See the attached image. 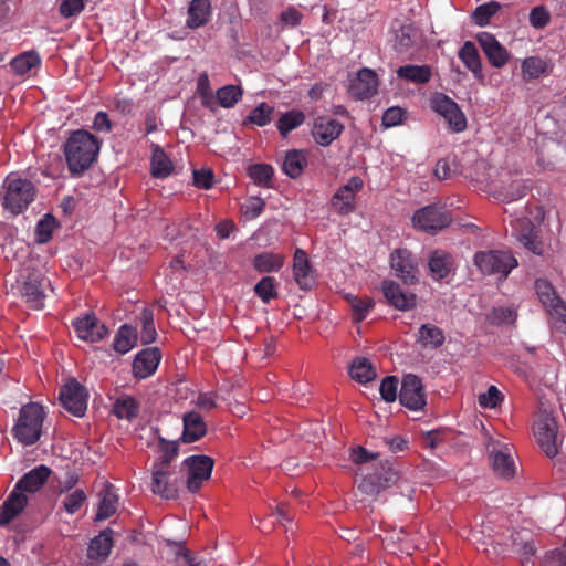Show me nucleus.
Wrapping results in <instances>:
<instances>
[{
	"label": "nucleus",
	"mask_w": 566,
	"mask_h": 566,
	"mask_svg": "<svg viewBox=\"0 0 566 566\" xmlns=\"http://www.w3.org/2000/svg\"><path fill=\"white\" fill-rule=\"evenodd\" d=\"M99 140L86 130L73 132L63 145V153L70 174L81 176L96 160Z\"/></svg>",
	"instance_id": "nucleus-1"
},
{
	"label": "nucleus",
	"mask_w": 566,
	"mask_h": 566,
	"mask_svg": "<svg viewBox=\"0 0 566 566\" xmlns=\"http://www.w3.org/2000/svg\"><path fill=\"white\" fill-rule=\"evenodd\" d=\"M35 187L27 178L10 174L4 179L0 190L2 207L12 214L23 212L35 198Z\"/></svg>",
	"instance_id": "nucleus-2"
},
{
	"label": "nucleus",
	"mask_w": 566,
	"mask_h": 566,
	"mask_svg": "<svg viewBox=\"0 0 566 566\" xmlns=\"http://www.w3.org/2000/svg\"><path fill=\"white\" fill-rule=\"evenodd\" d=\"M45 412L35 402L23 406L13 427L14 437L25 446L34 444L41 437Z\"/></svg>",
	"instance_id": "nucleus-3"
},
{
	"label": "nucleus",
	"mask_w": 566,
	"mask_h": 566,
	"mask_svg": "<svg viewBox=\"0 0 566 566\" xmlns=\"http://www.w3.org/2000/svg\"><path fill=\"white\" fill-rule=\"evenodd\" d=\"M475 266L485 275L505 279L517 266V260L507 251H480L474 255Z\"/></svg>",
	"instance_id": "nucleus-4"
},
{
	"label": "nucleus",
	"mask_w": 566,
	"mask_h": 566,
	"mask_svg": "<svg viewBox=\"0 0 566 566\" xmlns=\"http://www.w3.org/2000/svg\"><path fill=\"white\" fill-rule=\"evenodd\" d=\"M490 461L494 473L502 479H511L515 475L516 465L514 451L511 444L489 437L485 442Z\"/></svg>",
	"instance_id": "nucleus-5"
},
{
	"label": "nucleus",
	"mask_w": 566,
	"mask_h": 566,
	"mask_svg": "<svg viewBox=\"0 0 566 566\" xmlns=\"http://www.w3.org/2000/svg\"><path fill=\"white\" fill-rule=\"evenodd\" d=\"M431 108L444 118L454 133L467 128V118L458 104L443 93H436L430 101Z\"/></svg>",
	"instance_id": "nucleus-6"
},
{
	"label": "nucleus",
	"mask_w": 566,
	"mask_h": 566,
	"mask_svg": "<svg viewBox=\"0 0 566 566\" xmlns=\"http://www.w3.org/2000/svg\"><path fill=\"white\" fill-rule=\"evenodd\" d=\"M213 460L208 455H191L184 460L182 470L186 472V484L190 492H196L211 476Z\"/></svg>",
	"instance_id": "nucleus-7"
},
{
	"label": "nucleus",
	"mask_w": 566,
	"mask_h": 566,
	"mask_svg": "<svg viewBox=\"0 0 566 566\" xmlns=\"http://www.w3.org/2000/svg\"><path fill=\"white\" fill-rule=\"evenodd\" d=\"M403 481L399 472L387 463L379 472L366 475L358 484V489L366 495L376 496L381 490L395 484L400 485Z\"/></svg>",
	"instance_id": "nucleus-8"
},
{
	"label": "nucleus",
	"mask_w": 566,
	"mask_h": 566,
	"mask_svg": "<svg viewBox=\"0 0 566 566\" xmlns=\"http://www.w3.org/2000/svg\"><path fill=\"white\" fill-rule=\"evenodd\" d=\"M87 397L85 387L72 378L62 386L59 399L65 410L75 417H83L87 409Z\"/></svg>",
	"instance_id": "nucleus-9"
},
{
	"label": "nucleus",
	"mask_w": 566,
	"mask_h": 566,
	"mask_svg": "<svg viewBox=\"0 0 566 566\" xmlns=\"http://www.w3.org/2000/svg\"><path fill=\"white\" fill-rule=\"evenodd\" d=\"M412 222L416 228L434 233L448 227L451 222V218L443 208L427 206L415 212Z\"/></svg>",
	"instance_id": "nucleus-10"
},
{
	"label": "nucleus",
	"mask_w": 566,
	"mask_h": 566,
	"mask_svg": "<svg viewBox=\"0 0 566 566\" xmlns=\"http://www.w3.org/2000/svg\"><path fill=\"white\" fill-rule=\"evenodd\" d=\"M391 269L395 275L406 284H413L418 281V259L407 249H398L391 253Z\"/></svg>",
	"instance_id": "nucleus-11"
},
{
	"label": "nucleus",
	"mask_w": 566,
	"mask_h": 566,
	"mask_svg": "<svg viewBox=\"0 0 566 566\" xmlns=\"http://www.w3.org/2000/svg\"><path fill=\"white\" fill-rule=\"evenodd\" d=\"M399 401L406 408L418 411L426 406V395L421 379L412 374L403 377L399 392Z\"/></svg>",
	"instance_id": "nucleus-12"
},
{
	"label": "nucleus",
	"mask_w": 566,
	"mask_h": 566,
	"mask_svg": "<svg viewBox=\"0 0 566 566\" xmlns=\"http://www.w3.org/2000/svg\"><path fill=\"white\" fill-rule=\"evenodd\" d=\"M534 434L545 454L549 458L557 454V423L548 416H542L534 426Z\"/></svg>",
	"instance_id": "nucleus-13"
},
{
	"label": "nucleus",
	"mask_w": 566,
	"mask_h": 566,
	"mask_svg": "<svg viewBox=\"0 0 566 566\" xmlns=\"http://www.w3.org/2000/svg\"><path fill=\"white\" fill-rule=\"evenodd\" d=\"M344 125L329 116H317L312 125L311 135L316 144L329 146L344 132Z\"/></svg>",
	"instance_id": "nucleus-14"
},
{
	"label": "nucleus",
	"mask_w": 566,
	"mask_h": 566,
	"mask_svg": "<svg viewBox=\"0 0 566 566\" xmlns=\"http://www.w3.org/2000/svg\"><path fill=\"white\" fill-rule=\"evenodd\" d=\"M50 286V281L39 273L29 274L24 281L21 294L24 301L33 310H42L44 307L45 289Z\"/></svg>",
	"instance_id": "nucleus-15"
},
{
	"label": "nucleus",
	"mask_w": 566,
	"mask_h": 566,
	"mask_svg": "<svg viewBox=\"0 0 566 566\" xmlns=\"http://www.w3.org/2000/svg\"><path fill=\"white\" fill-rule=\"evenodd\" d=\"M382 293L387 302L396 310L410 311L417 305V295L405 292L401 286L392 280L382 282Z\"/></svg>",
	"instance_id": "nucleus-16"
},
{
	"label": "nucleus",
	"mask_w": 566,
	"mask_h": 566,
	"mask_svg": "<svg viewBox=\"0 0 566 566\" xmlns=\"http://www.w3.org/2000/svg\"><path fill=\"white\" fill-rule=\"evenodd\" d=\"M476 41L492 66L500 69L507 63L510 54L493 34L480 32L476 34Z\"/></svg>",
	"instance_id": "nucleus-17"
},
{
	"label": "nucleus",
	"mask_w": 566,
	"mask_h": 566,
	"mask_svg": "<svg viewBox=\"0 0 566 566\" xmlns=\"http://www.w3.org/2000/svg\"><path fill=\"white\" fill-rule=\"evenodd\" d=\"M150 490L154 494L167 500L177 496L178 488L176 481L171 478L169 468L154 464Z\"/></svg>",
	"instance_id": "nucleus-18"
},
{
	"label": "nucleus",
	"mask_w": 566,
	"mask_h": 566,
	"mask_svg": "<svg viewBox=\"0 0 566 566\" xmlns=\"http://www.w3.org/2000/svg\"><path fill=\"white\" fill-rule=\"evenodd\" d=\"M113 531L106 528L91 539L87 548L90 566H99L108 557L113 547Z\"/></svg>",
	"instance_id": "nucleus-19"
},
{
	"label": "nucleus",
	"mask_w": 566,
	"mask_h": 566,
	"mask_svg": "<svg viewBox=\"0 0 566 566\" xmlns=\"http://www.w3.org/2000/svg\"><path fill=\"white\" fill-rule=\"evenodd\" d=\"M378 88L376 73L370 69H363L350 81L349 93L357 99H366L373 96Z\"/></svg>",
	"instance_id": "nucleus-20"
},
{
	"label": "nucleus",
	"mask_w": 566,
	"mask_h": 566,
	"mask_svg": "<svg viewBox=\"0 0 566 566\" xmlns=\"http://www.w3.org/2000/svg\"><path fill=\"white\" fill-rule=\"evenodd\" d=\"M74 328L80 339L91 343L99 342L107 333L105 325L91 314L75 321Z\"/></svg>",
	"instance_id": "nucleus-21"
},
{
	"label": "nucleus",
	"mask_w": 566,
	"mask_h": 566,
	"mask_svg": "<svg viewBox=\"0 0 566 566\" xmlns=\"http://www.w3.org/2000/svg\"><path fill=\"white\" fill-rule=\"evenodd\" d=\"M28 503V495L13 488L0 510V526H6L18 517Z\"/></svg>",
	"instance_id": "nucleus-22"
},
{
	"label": "nucleus",
	"mask_w": 566,
	"mask_h": 566,
	"mask_svg": "<svg viewBox=\"0 0 566 566\" xmlns=\"http://www.w3.org/2000/svg\"><path fill=\"white\" fill-rule=\"evenodd\" d=\"M159 361L160 354L157 348L144 349L134 359L133 373L137 378H147L155 373Z\"/></svg>",
	"instance_id": "nucleus-23"
},
{
	"label": "nucleus",
	"mask_w": 566,
	"mask_h": 566,
	"mask_svg": "<svg viewBox=\"0 0 566 566\" xmlns=\"http://www.w3.org/2000/svg\"><path fill=\"white\" fill-rule=\"evenodd\" d=\"M293 275L302 290H310L314 284L315 280L307 254L301 249H297L294 253Z\"/></svg>",
	"instance_id": "nucleus-24"
},
{
	"label": "nucleus",
	"mask_w": 566,
	"mask_h": 566,
	"mask_svg": "<svg viewBox=\"0 0 566 566\" xmlns=\"http://www.w3.org/2000/svg\"><path fill=\"white\" fill-rule=\"evenodd\" d=\"M96 521H105L113 516L118 507V495L113 485L105 483L98 492Z\"/></svg>",
	"instance_id": "nucleus-25"
},
{
	"label": "nucleus",
	"mask_w": 566,
	"mask_h": 566,
	"mask_svg": "<svg viewBox=\"0 0 566 566\" xmlns=\"http://www.w3.org/2000/svg\"><path fill=\"white\" fill-rule=\"evenodd\" d=\"M184 431L181 439L186 443L198 441L207 432V426L202 417L195 411H190L184 415Z\"/></svg>",
	"instance_id": "nucleus-26"
},
{
	"label": "nucleus",
	"mask_w": 566,
	"mask_h": 566,
	"mask_svg": "<svg viewBox=\"0 0 566 566\" xmlns=\"http://www.w3.org/2000/svg\"><path fill=\"white\" fill-rule=\"evenodd\" d=\"M514 232L515 238L524 245V248L535 254H542V243L537 240L535 228L530 221H517L514 226Z\"/></svg>",
	"instance_id": "nucleus-27"
},
{
	"label": "nucleus",
	"mask_w": 566,
	"mask_h": 566,
	"mask_svg": "<svg viewBox=\"0 0 566 566\" xmlns=\"http://www.w3.org/2000/svg\"><path fill=\"white\" fill-rule=\"evenodd\" d=\"M49 475L50 470L44 465H40L24 474L18 481L14 489L24 494L34 493L44 484Z\"/></svg>",
	"instance_id": "nucleus-28"
},
{
	"label": "nucleus",
	"mask_w": 566,
	"mask_h": 566,
	"mask_svg": "<svg viewBox=\"0 0 566 566\" xmlns=\"http://www.w3.org/2000/svg\"><path fill=\"white\" fill-rule=\"evenodd\" d=\"M459 59L462 61V63L465 65V67L472 72L473 76L482 81L483 80V73H482V61L479 55L478 49L471 41H465L461 49L458 52Z\"/></svg>",
	"instance_id": "nucleus-29"
},
{
	"label": "nucleus",
	"mask_w": 566,
	"mask_h": 566,
	"mask_svg": "<svg viewBox=\"0 0 566 566\" xmlns=\"http://www.w3.org/2000/svg\"><path fill=\"white\" fill-rule=\"evenodd\" d=\"M210 15V0H191L188 8L186 24L190 29H198L209 21Z\"/></svg>",
	"instance_id": "nucleus-30"
},
{
	"label": "nucleus",
	"mask_w": 566,
	"mask_h": 566,
	"mask_svg": "<svg viewBox=\"0 0 566 566\" xmlns=\"http://www.w3.org/2000/svg\"><path fill=\"white\" fill-rule=\"evenodd\" d=\"M429 270L436 280L446 279L453 268L452 255L442 250H434L430 253L428 261Z\"/></svg>",
	"instance_id": "nucleus-31"
},
{
	"label": "nucleus",
	"mask_w": 566,
	"mask_h": 566,
	"mask_svg": "<svg viewBox=\"0 0 566 566\" xmlns=\"http://www.w3.org/2000/svg\"><path fill=\"white\" fill-rule=\"evenodd\" d=\"M535 291L538 296V300L546 308L547 313L549 312V310H553V307H557L559 304L564 303L557 295L551 282H548L545 279L536 280Z\"/></svg>",
	"instance_id": "nucleus-32"
},
{
	"label": "nucleus",
	"mask_w": 566,
	"mask_h": 566,
	"mask_svg": "<svg viewBox=\"0 0 566 566\" xmlns=\"http://www.w3.org/2000/svg\"><path fill=\"white\" fill-rule=\"evenodd\" d=\"M446 336L443 331L433 324H423L419 328L418 342L424 347L438 348L443 345Z\"/></svg>",
	"instance_id": "nucleus-33"
},
{
	"label": "nucleus",
	"mask_w": 566,
	"mask_h": 566,
	"mask_svg": "<svg viewBox=\"0 0 566 566\" xmlns=\"http://www.w3.org/2000/svg\"><path fill=\"white\" fill-rule=\"evenodd\" d=\"M399 78L423 84L431 78V69L427 65H403L397 70Z\"/></svg>",
	"instance_id": "nucleus-34"
},
{
	"label": "nucleus",
	"mask_w": 566,
	"mask_h": 566,
	"mask_svg": "<svg viewBox=\"0 0 566 566\" xmlns=\"http://www.w3.org/2000/svg\"><path fill=\"white\" fill-rule=\"evenodd\" d=\"M349 374L353 379L366 384L376 378V371L371 363L365 357H357L350 365Z\"/></svg>",
	"instance_id": "nucleus-35"
},
{
	"label": "nucleus",
	"mask_w": 566,
	"mask_h": 566,
	"mask_svg": "<svg viewBox=\"0 0 566 566\" xmlns=\"http://www.w3.org/2000/svg\"><path fill=\"white\" fill-rule=\"evenodd\" d=\"M252 264L260 273L276 272L283 265V256L271 252H263L254 256Z\"/></svg>",
	"instance_id": "nucleus-36"
},
{
	"label": "nucleus",
	"mask_w": 566,
	"mask_h": 566,
	"mask_svg": "<svg viewBox=\"0 0 566 566\" xmlns=\"http://www.w3.org/2000/svg\"><path fill=\"white\" fill-rule=\"evenodd\" d=\"M306 166V157L301 150L287 151L282 165L283 171L291 178H297Z\"/></svg>",
	"instance_id": "nucleus-37"
},
{
	"label": "nucleus",
	"mask_w": 566,
	"mask_h": 566,
	"mask_svg": "<svg viewBox=\"0 0 566 566\" xmlns=\"http://www.w3.org/2000/svg\"><path fill=\"white\" fill-rule=\"evenodd\" d=\"M137 343L136 331L129 325H123L114 339V349L119 354H126L135 347Z\"/></svg>",
	"instance_id": "nucleus-38"
},
{
	"label": "nucleus",
	"mask_w": 566,
	"mask_h": 566,
	"mask_svg": "<svg viewBox=\"0 0 566 566\" xmlns=\"http://www.w3.org/2000/svg\"><path fill=\"white\" fill-rule=\"evenodd\" d=\"M113 412L119 419L132 420L138 415V403L127 395H120L113 405Z\"/></svg>",
	"instance_id": "nucleus-39"
},
{
	"label": "nucleus",
	"mask_w": 566,
	"mask_h": 566,
	"mask_svg": "<svg viewBox=\"0 0 566 566\" xmlns=\"http://www.w3.org/2000/svg\"><path fill=\"white\" fill-rule=\"evenodd\" d=\"M172 171V164L166 153L156 147L151 155V174L156 178H166Z\"/></svg>",
	"instance_id": "nucleus-40"
},
{
	"label": "nucleus",
	"mask_w": 566,
	"mask_h": 566,
	"mask_svg": "<svg viewBox=\"0 0 566 566\" xmlns=\"http://www.w3.org/2000/svg\"><path fill=\"white\" fill-rule=\"evenodd\" d=\"M41 63L40 56L33 51L24 52L15 56L10 65L14 73L23 75L34 67H38Z\"/></svg>",
	"instance_id": "nucleus-41"
},
{
	"label": "nucleus",
	"mask_w": 566,
	"mask_h": 566,
	"mask_svg": "<svg viewBox=\"0 0 566 566\" xmlns=\"http://www.w3.org/2000/svg\"><path fill=\"white\" fill-rule=\"evenodd\" d=\"M243 95V91L238 85H224L217 90L216 96L219 104L224 108H232Z\"/></svg>",
	"instance_id": "nucleus-42"
},
{
	"label": "nucleus",
	"mask_w": 566,
	"mask_h": 566,
	"mask_svg": "<svg viewBox=\"0 0 566 566\" xmlns=\"http://www.w3.org/2000/svg\"><path fill=\"white\" fill-rule=\"evenodd\" d=\"M305 120V115L298 111H291L283 114L277 122L280 134L285 137L291 130L301 126Z\"/></svg>",
	"instance_id": "nucleus-43"
},
{
	"label": "nucleus",
	"mask_w": 566,
	"mask_h": 566,
	"mask_svg": "<svg viewBox=\"0 0 566 566\" xmlns=\"http://www.w3.org/2000/svg\"><path fill=\"white\" fill-rule=\"evenodd\" d=\"M139 321L142 324L140 340L143 344L155 342L157 332L154 324V314L150 310L144 308L140 313Z\"/></svg>",
	"instance_id": "nucleus-44"
},
{
	"label": "nucleus",
	"mask_w": 566,
	"mask_h": 566,
	"mask_svg": "<svg viewBox=\"0 0 566 566\" xmlns=\"http://www.w3.org/2000/svg\"><path fill=\"white\" fill-rule=\"evenodd\" d=\"M501 6L496 1H489L484 4L479 6L472 13L473 22L479 27L489 24L491 18L497 13Z\"/></svg>",
	"instance_id": "nucleus-45"
},
{
	"label": "nucleus",
	"mask_w": 566,
	"mask_h": 566,
	"mask_svg": "<svg viewBox=\"0 0 566 566\" xmlns=\"http://www.w3.org/2000/svg\"><path fill=\"white\" fill-rule=\"evenodd\" d=\"M276 281L272 276L262 277L254 286V293L264 303H269L271 300L277 297Z\"/></svg>",
	"instance_id": "nucleus-46"
},
{
	"label": "nucleus",
	"mask_w": 566,
	"mask_h": 566,
	"mask_svg": "<svg viewBox=\"0 0 566 566\" xmlns=\"http://www.w3.org/2000/svg\"><path fill=\"white\" fill-rule=\"evenodd\" d=\"M248 175L256 185L269 187L273 177V168L266 164H255L248 168Z\"/></svg>",
	"instance_id": "nucleus-47"
},
{
	"label": "nucleus",
	"mask_w": 566,
	"mask_h": 566,
	"mask_svg": "<svg viewBox=\"0 0 566 566\" xmlns=\"http://www.w3.org/2000/svg\"><path fill=\"white\" fill-rule=\"evenodd\" d=\"M546 62L536 56L525 59L522 64L523 76L527 80L538 78L546 72Z\"/></svg>",
	"instance_id": "nucleus-48"
},
{
	"label": "nucleus",
	"mask_w": 566,
	"mask_h": 566,
	"mask_svg": "<svg viewBox=\"0 0 566 566\" xmlns=\"http://www.w3.org/2000/svg\"><path fill=\"white\" fill-rule=\"evenodd\" d=\"M273 113L274 107L266 103H261L250 113L245 122L262 127L271 122Z\"/></svg>",
	"instance_id": "nucleus-49"
},
{
	"label": "nucleus",
	"mask_w": 566,
	"mask_h": 566,
	"mask_svg": "<svg viewBox=\"0 0 566 566\" xmlns=\"http://www.w3.org/2000/svg\"><path fill=\"white\" fill-rule=\"evenodd\" d=\"M415 39L416 31L410 25H402L396 32L394 48L400 53L406 52L415 43Z\"/></svg>",
	"instance_id": "nucleus-50"
},
{
	"label": "nucleus",
	"mask_w": 566,
	"mask_h": 566,
	"mask_svg": "<svg viewBox=\"0 0 566 566\" xmlns=\"http://www.w3.org/2000/svg\"><path fill=\"white\" fill-rule=\"evenodd\" d=\"M513 551L522 556V566H528L531 557L535 554V548L527 539H524L520 534L513 538Z\"/></svg>",
	"instance_id": "nucleus-51"
},
{
	"label": "nucleus",
	"mask_w": 566,
	"mask_h": 566,
	"mask_svg": "<svg viewBox=\"0 0 566 566\" xmlns=\"http://www.w3.org/2000/svg\"><path fill=\"white\" fill-rule=\"evenodd\" d=\"M515 318L516 314L511 307H495L488 315V321L494 325L512 324Z\"/></svg>",
	"instance_id": "nucleus-52"
},
{
	"label": "nucleus",
	"mask_w": 566,
	"mask_h": 566,
	"mask_svg": "<svg viewBox=\"0 0 566 566\" xmlns=\"http://www.w3.org/2000/svg\"><path fill=\"white\" fill-rule=\"evenodd\" d=\"M374 307V302L369 297L357 298L352 302L353 316L356 322H361L366 318L369 311Z\"/></svg>",
	"instance_id": "nucleus-53"
},
{
	"label": "nucleus",
	"mask_w": 566,
	"mask_h": 566,
	"mask_svg": "<svg viewBox=\"0 0 566 566\" xmlns=\"http://www.w3.org/2000/svg\"><path fill=\"white\" fill-rule=\"evenodd\" d=\"M478 400L481 407L493 409L503 400V395L495 386H490L486 392L479 395Z\"/></svg>",
	"instance_id": "nucleus-54"
},
{
	"label": "nucleus",
	"mask_w": 566,
	"mask_h": 566,
	"mask_svg": "<svg viewBox=\"0 0 566 566\" xmlns=\"http://www.w3.org/2000/svg\"><path fill=\"white\" fill-rule=\"evenodd\" d=\"M178 453L177 441H166L161 439V457L160 461L156 462L155 465H163L169 468V463L175 459Z\"/></svg>",
	"instance_id": "nucleus-55"
},
{
	"label": "nucleus",
	"mask_w": 566,
	"mask_h": 566,
	"mask_svg": "<svg viewBox=\"0 0 566 566\" xmlns=\"http://www.w3.org/2000/svg\"><path fill=\"white\" fill-rule=\"evenodd\" d=\"M398 380L394 376L386 377L380 384L381 398L387 402H392L397 398Z\"/></svg>",
	"instance_id": "nucleus-56"
},
{
	"label": "nucleus",
	"mask_w": 566,
	"mask_h": 566,
	"mask_svg": "<svg viewBox=\"0 0 566 566\" xmlns=\"http://www.w3.org/2000/svg\"><path fill=\"white\" fill-rule=\"evenodd\" d=\"M549 20V12L543 6L533 8L530 13V23L535 29H543L548 24Z\"/></svg>",
	"instance_id": "nucleus-57"
},
{
	"label": "nucleus",
	"mask_w": 566,
	"mask_h": 566,
	"mask_svg": "<svg viewBox=\"0 0 566 566\" xmlns=\"http://www.w3.org/2000/svg\"><path fill=\"white\" fill-rule=\"evenodd\" d=\"M554 328L566 334V304L562 303L548 312Z\"/></svg>",
	"instance_id": "nucleus-58"
},
{
	"label": "nucleus",
	"mask_w": 566,
	"mask_h": 566,
	"mask_svg": "<svg viewBox=\"0 0 566 566\" xmlns=\"http://www.w3.org/2000/svg\"><path fill=\"white\" fill-rule=\"evenodd\" d=\"M85 499H86V495H85L84 491H82L80 489L75 490L74 492L69 494L64 500L63 505H64L65 511L70 514H74L81 507V505L84 503Z\"/></svg>",
	"instance_id": "nucleus-59"
},
{
	"label": "nucleus",
	"mask_w": 566,
	"mask_h": 566,
	"mask_svg": "<svg viewBox=\"0 0 566 566\" xmlns=\"http://www.w3.org/2000/svg\"><path fill=\"white\" fill-rule=\"evenodd\" d=\"M54 222L55 220L51 216H45L42 220L39 221L36 232L40 242H46L51 239Z\"/></svg>",
	"instance_id": "nucleus-60"
},
{
	"label": "nucleus",
	"mask_w": 566,
	"mask_h": 566,
	"mask_svg": "<svg viewBox=\"0 0 566 566\" xmlns=\"http://www.w3.org/2000/svg\"><path fill=\"white\" fill-rule=\"evenodd\" d=\"M213 172L211 169L193 170V184L202 189L211 188L213 184Z\"/></svg>",
	"instance_id": "nucleus-61"
},
{
	"label": "nucleus",
	"mask_w": 566,
	"mask_h": 566,
	"mask_svg": "<svg viewBox=\"0 0 566 566\" xmlns=\"http://www.w3.org/2000/svg\"><path fill=\"white\" fill-rule=\"evenodd\" d=\"M354 198L355 195L344 187H342L334 196V200L342 202L338 208L342 212H349L353 210Z\"/></svg>",
	"instance_id": "nucleus-62"
},
{
	"label": "nucleus",
	"mask_w": 566,
	"mask_h": 566,
	"mask_svg": "<svg viewBox=\"0 0 566 566\" xmlns=\"http://www.w3.org/2000/svg\"><path fill=\"white\" fill-rule=\"evenodd\" d=\"M403 109L401 107H390L382 115V124L386 127L399 125L402 122Z\"/></svg>",
	"instance_id": "nucleus-63"
},
{
	"label": "nucleus",
	"mask_w": 566,
	"mask_h": 566,
	"mask_svg": "<svg viewBox=\"0 0 566 566\" xmlns=\"http://www.w3.org/2000/svg\"><path fill=\"white\" fill-rule=\"evenodd\" d=\"M84 8L83 0H63L60 6V13L65 17H72L80 13Z\"/></svg>",
	"instance_id": "nucleus-64"
}]
</instances>
